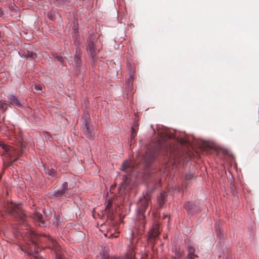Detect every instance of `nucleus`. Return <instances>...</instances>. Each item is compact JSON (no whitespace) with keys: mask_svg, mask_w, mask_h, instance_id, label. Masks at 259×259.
<instances>
[{"mask_svg":"<svg viewBox=\"0 0 259 259\" xmlns=\"http://www.w3.org/2000/svg\"><path fill=\"white\" fill-rule=\"evenodd\" d=\"M31 241L32 246L30 248V250L28 251V254L32 256L33 258L31 259H41L38 254V247L37 244L42 242H46L48 244V247L53 250L56 254L55 259H64V256L61 254V248L56 240L54 239L50 236L44 235V237L40 236V235L36 233L34 231H31Z\"/></svg>","mask_w":259,"mask_h":259,"instance_id":"obj_1","label":"nucleus"},{"mask_svg":"<svg viewBox=\"0 0 259 259\" xmlns=\"http://www.w3.org/2000/svg\"><path fill=\"white\" fill-rule=\"evenodd\" d=\"M150 200V194L147 193L146 196H144L139 200L137 204V215L138 224L136 229L139 234H142L145 231L146 224L145 212L149 205Z\"/></svg>","mask_w":259,"mask_h":259,"instance_id":"obj_2","label":"nucleus"},{"mask_svg":"<svg viewBox=\"0 0 259 259\" xmlns=\"http://www.w3.org/2000/svg\"><path fill=\"white\" fill-rule=\"evenodd\" d=\"M164 139L161 137L158 140L156 147L149 149L143 157L144 162L148 166L158 154H165L167 153L168 148L163 144Z\"/></svg>","mask_w":259,"mask_h":259,"instance_id":"obj_3","label":"nucleus"},{"mask_svg":"<svg viewBox=\"0 0 259 259\" xmlns=\"http://www.w3.org/2000/svg\"><path fill=\"white\" fill-rule=\"evenodd\" d=\"M8 211L14 217L18 219L21 223L24 222L26 214L23 211L20 204H11L9 206Z\"/></svg>","mask_w":259,"mask_h":259,"instance_id":"obj_4","label":"nucleus"},{"mask_svg":"<svg viewBox=\"0 0 259 259\" xmlns=\"http://www.w3.org/2000/svg\"><path fill=\"white\" fill-rule=\"evenodd\" d=\"M132 189L131 180L124 176L123 177L122 182L120 184L118 188V194L119 195L126 194L130 191Z\"/></svg>","mask_w":259,"mask_h":259,"instance_id":"obj_5","label":"nucleus"},{"mask_svg":"<svg viewBox=\"0 0 259 259\" xmlns=\"http://www.w3.org/2000/svg\"><path fill=\"white\" fill-rule=\"evenodd\" d=\"M81 48L80 47H76L75 48V54L73 57L70 58L69 60V63L74 67H79L81 63Z\"/></svg>","mask_w":259,"mask_h":259,"instance_id":"obj_6","label":"nucleus"},{"mask_svg":"<svg viewBox=\"0 0 259 259\" xmlns=\"http://www.w3.org/2000/svg\"><path fill=\"white\" fill-rule=\"evenodd\" d=\"M68 191V183L67 182H64L60 187H55L54 188L52 195L55 197H60L67 193Z\"/></svg>","mask_w":259,"mask_h":259,"instance_id":"obj_7","label":"nucleus"},{"mask_svg":"<svg viewBox=\"0 0 259 259\" xmlns=\"http://www.w3.org/2000/svg\"><path fill=\"white\" fill-rule=\"evenodd\" d=\"M134 168V163L131 160H125L122 163L120 169L127 175H130L132 172Z\"/></svg>","mask_w":259,"mask_h":259,"instance_id":"obj_8","label":"nucleus"},{"mask_svg":"<svg viewBox=\"0 0 259 259\" xmlns=\"http://www.w3.org/2000/svg\"><path fill=\"white\" fill-rule=\"evenodd\" d=\"M159 233L158 226L156 225L153 227L149 232L148 241L153 243L158 237Z\"/></svg>","mask_w":259,"mask_h":259,"instance_id":"obj_9","label":"nucleus"},{"mask_svg":"<svg viewBox=\"0 0 259 259\" xmlns=\"http://www.w3.org/2000/svg\"><path fill=\"white\" fill-rule=\"evenodd\" d=\"M82 127L84 134L87 137L91 139L94 137L95 134L91 123L83 124L82 125Z\"/></svg>","mask_w":259,"mask_h":259,"instance_id":"obj_10","label":"nucleus"},{"mask_svg":"<svg viewBox=\"0 0 259 259\" xmlns=\"http://www.w3.org/2000/svg\"><path fill=\"white\" fill-rule=\"evenodd\" d=\"M77 21H74V28H73L72 31V37L74 39V43L76 47H80L79 45L80 44V38L79 36V32L77 31Z\"/></svg>","mask_w":259,"mask_h":259,"instance_id":"obj_11","label":"nucleus"},{"mask_svg":"<svg viewBox=\"0 0 259 259\" xmlns=\"http://www.w3.org/2000/svg\"><path fill=\"white\" fill-rule=\"evenodd\" d=\"M135 69L131 65V68L129 69L128 75L129 77L126 80V87L127 90H130L132 89L134 81V76L135 74Z\"/></svg>","mask_w":259,"mask_h":259,"instance_id":"obj_12","label":"nucleus"},{"mask_svg":"<svg viewBox=\"0 0 259 259\" xmlns=\"http://www.w3.org/2000/svg\"><path fill=\"white\" fill-rule=\"evenodd\" d=\"M187 251L188 259H197L198 258V256L195 253V249L193 246L189 245L187 247Z\"/></svg>","mask_w":259,"mask_h":259,"instance_id":"obj_13","label":"nucleus"},{"mask_svg":"<svg viewBox=\"0 0 259 259\" xmlns=\"http://www.w3.org/2000/svg\"><path fill=\"white\" fill-rule=\"evenodd\" d=\"M135 253L133 248L132 247L127 251L124 256L121 257L120 259H135Z\"/></svg>","mask_w":259,"mask_h":259,"instance_id":"obj_14","label":"nucleus"},{"mask_svg":"<svg viewBox=\"0 0 259 259\" xmlns=\"http://www.w3.org/2000/svg\"><path fill=\"white\" fill-rule=\"evenodd\" d=\"M87 51L92 57H94L96 55V50L95 49V47L92 41L89 42L87 47Z\"/></svg>","mask_w":259,"mask_h":259,"instance_id":"obj_15","label":"nucleus"},{"mask_svg":"<svg viewBox=\"0 0 259 259\" xmlns=\"http://www.w3.org/2000/svg\"><path fill=\"white\" fill-rule=\"evenodd\" d=\"M81 120L82 122V125L91 123L90 114L87 112H84L81 118Z\"/></svg>","mask_w":259,"mask_h":259,"instance_id":"obj_16","label":"nucleus"},{"mask_svg":"<svg viewBox=\"0 0 259 259\" xmlns=\"http://www.w3.org/2000/svg\"><path fill=\"white\" fill-rule=\"evenodd\" d=\"M22 56L26 58H31L33 59H35L36 58L37 55L36 53L33 52L32 51H26V52L24 51L22 53Z\"/></svg>","mask_w":259,"mask_h":259,"instance_id":"obj_17","label":"nucleus"},{"mask_svg":"<svg viewBox=\"0 0 259 259\" xmlns=\"http://www.w3.org/2000/svg\"><path fill=\"white\" fill-rule=\"evenodd\" d=\"M35 219L38 223V225L41 227H44L47 225V222L42 220V215L41 214H36Z\"/></svg>","mask_w":259,"mask_h":259,"instance_id":"obj_18","label":"nucleus"},{"mask_svg":"<svg viewBox=\"0 0 259 259\" xmlns=\"http://www.w3.org/2000/svg\"><path fill=\"white\" fill-rule=\"evenodd\" d=\"M9 99L10 101V103L11 104L16 105V106H20V103L18 101L17 98L14 95H10L9 96Z\"/></svg>","mask_w":259,"mask_h":259,"instance_id":"obj_19","label":"nucleus"},{"mask_svg":"<svg viewBox=\"0 0 259 259\" xmlns=\"http://www.w3.org/2000/svg\"><path fill=\"white\" fill-rule=\"evenodd\" d=\"M166 197V194L165 192H162L160 194V196L158 199L159 205L162 206L165 203Z\"/></svg>","mask_w":259,"mask_h":259,"instance_id":"obj_20","label":"nucleus"},{"mask_svg":"<svg viewBox=\"0 0 259 259\" xmlns=\"http://www.w3.org/2000/svg\"><path fill=\"white\" fill-rule=\"evenodd\" d=\"M45 171L46 174L52 177L56 176L57 174L56 170L54 168H45Z\"/></svg>","mask_w":259,"mask_h":259,"instance_id":"obj_21","label":"nucleus"},{"mask_svg":"<svg viewBox=\"0 0 259 259\" xmlns=\"http://www.w3.org/2000/svg\"><path fill=\"white\" fill-rule=\"evenodd\" d=\"M62 222V219L61 217H60L59 215H55L54 220H53V222H54V224L56 226L58 227V226L61 225Z\"/></svg>","mask_w":259,"mask_h":259,"instance_id":"obj_22","label":"nucleus"},{"mask_svg":"<svg viewBox=\"0 0 259 259\" xmlns=\"http://www.w3.org/2000/svg\"><path fill=\"white\" fill-rule=\"evenodd\" d=\"M137 130L138 128L136 126L133 127L132 128V133L131 135V144H132L133 140L134 139L135 137L137 135Z\"/></svg>","mask_w":259,"mask_h":259,"instance_id":"obj_23","label":"nucleus"},{"mask_svg":"<svg viewBox=\"0 0 259 259\" xmlns=\"http://www.w3.org/2000/svg\"><path fill=\"white\" fill-rule=\"evenodd\" d=\"M71 0H56L55 5L57 6H61L66 3H69Z\"/></svg>","mask_w":259,"mask_h":259,"instance_id":"obj_24","label":"nucleus"},{"mask_svg":"<svg viewBox=\"0 0 259 259\" xmlns=\"http://www.w3.org/2000/svg\"><path fill=\"white\" fill-rule=\"evenodd\" d=\"M215 231L217 233V235H218L219 237H221V225L219 223H217L215 224Z\"/></svg>","mask_w":259,"mask_h":259,"instance_id":"obj_25","label":"nucleus"},{"mask_svg":"<svg viewBox=\"0 0 259 259\" xmlns=\"http://www.w3.org/2000/svg\"><path fill=\"white\" fill-rule=\"evenodd\" d=\"M8 105L4 101H0V109L5 111L7 109Z\"/></svg>","mask_w":259,"mask_h":259,"instance_id":"obj_26","label":"nucleus"},{"mask_svg":"<svg viewBox=\"0 0 259 259\" xmlns=\"http://www.w3.org/2000/svg\"><path fill=\"white\" fill-rule=\"evenodd\" d=\"M113 204V199L112 198H110L108 200L107 202V204L106 205V210H109L110 208L112 207Z\"/></svg>","mask_w":259,"mask_h":259,"instance_id":"obj_27","label":"nucleus"},{"mask_svg":"<svg viewBox=\"0 0 259 259\" xmlns=\"http://www.w3.org/2000/svg\"><path fill=\"white\" fill-rule=\"evenodd\" d=\"M0 146L7 152L9 151L11 148L10 146L5 145L4 143L1 142H0Z\"/></svg>","mask_w":259,"mask_h":259,"instance_id":"obj_28","label":"nucleus"},{"mask_svg":"<svg viewBox=\"0 0 259 259\" xmlns=\"http://www.w3.org/2000/svg\"><path fill=\"white\" fill-rule=\"evenodd\" d=\"M43 135L46 139H48L49 141L53 140V138L49 132H44Z\"/></svg>","mask_w":259,"mask_h":259,"instance_id":"obj_29","label":"nucleus"},{"mask_svg":"<svg viewBox=\"0 0 259 259\" xmlns=\"http://www.w3.org/2000/svg\"><path fill=\"white\" fill-rule=\"evenodd\" d=\"M101 259H113L107 253L104 252L101 255Z\"/></svg>","mask_w":259,"mask_h":259,"instance_id":"obj_30","label":"nucleus"},{"mask_svg":"<svg viewBox=\"0 0 259 259\" xmlns=\"http://www.w3.org/2000/svg\"><path fill=\"white\" fill-rule=\"evenodd\" d=\"M193 174L191 172H188L185 175V179L186 180H189L193 178Z\"/></svg>","mask_w":259,"mask_h":259,"instance_id":"obj_31","label":"nucleus"},{"mask_svg":"<svg viewBox=\"0 0 259 259\" xmlns=\"http://www.w3.org/2000/svg\"><path fill=\"white\" fill-rule=\"evenodd\" d=\"M185 208L188 210H191L192 208V205L191 203L190 202H187L185 205Z\"/></svg>","mask_w":259,"mask_h":259,"instance_id":"obj_32","label":"nucleus"},{"mask_svg":"<svg viewBox=\"0 0 259 259\" xmlns=\"http://www.w3.org/2000/svg\"><path fill=\"white\" fill-rule=\"evenodd\" d=\"M34 89L37 91H40L41 90V87L39 84H35L34 86Z\"/></svg>","mask_w":259,"mask_h":259,"instance_id":"obj_33","label":"nucleus"},{"mask_svg":"<svg viewBox=\"0 0 259 259\" xmlns=\"http://www.w3.org/2000/svg\"><path fill=\"white\" fill-rule=\"evenodd\" d=\"M11 10L13 11H17L18 10V7H16L15 5L11 6Z\"/></svg>","mask_w":259,"mask_h":259,"instance_id":"obj_34","label":"nucleus"},{"mask_svg":"<svg viewBox=\"0 0 259 259\" xmlns=\"http://www.w3.org/2000/svg\"><path fill=\"white\" fill-rule=\"evenodd\" d=\"M57 59H58V61H59L60 62H62L63 61V58L61 56L57 57Z\"/></svg>","mask_w":259,"mask_h":259,"instance_id":"obj_35","label":"nucleus"},{"mask_svg":"<svg viewBox=\"0 0 259 259\" xmlns=\"http://www.w3.org/2000/svg\"><path fill=\"white\" fill-rule=\"evenodd\" d=\"M18 160V158H16L15 159H13V161H12V163H14L15 162H16Z\"/></svg>","mask_w":259,"mask_h":259,"instance_id":"obj_36","label":"nucleus"},{"mask_svg":"<svg viewBox=\"0 0 259 259\" xmlns=\"http://www.w3.org/2000/svg\"><path fill=\"white\" fill-rule=\"evenodd\" d=\"M50 19H51V20H54L55 19V17H50Z\"/></svg>","mask_w":259,"mask_h":259,"instance_id":"obj_37","label":"nucleus"},{"mask_svg":"<svg viewBox=\"0 0 259 259\" xmlns=\"http://www.w3.org/2000/svg\"><path fill=\"white\" fill-rule=\"evenodd\" d=\"M131 239H133V233L131 232Z\"/></svg>","mask_w":259,"mask_h":259,"instance_id":"obj_38","label":"nucleus"},{"mask_svg":"<svg viewBox=\"0 0 259 259\" xmlns=\"http://www.w3.org/2000/svg\"><path fill=\"white\" fill-rule=\"evenodd\" d=\"M131 244H132V246H133V242H132V241H131Z\"/></svg>","mask_w":259,"mask_h":259,"instance_id":"obj_39","label":"nucleus"},{"mask_svg":"<svg viewBox=\"0 0 259 259\" xmlns=\"http://www.w3.org/2000/svg\"><path fill=\"white\" fill-rule=\"evenodd\" d=\"M1 34H2V32H1V31H0V37H1Z\"/></svg>","mask_w":259,"mask_h":259,"instance_id":"obj_40","label":"nucleus"},{"mask_svg":"<svg viewBox=\"0 0 259 259\" xmlns=\"http://www.w3.org/2000/svg\"><path fill=\"white\" fill-rule=\"evenodd\" d=\"M1 14H1V13H0V15H1Z\"/></svg>","mask_w":259,"mask_h":259,"instance_id":"obj_41","label":"nucleus"}]
</instances>
